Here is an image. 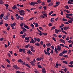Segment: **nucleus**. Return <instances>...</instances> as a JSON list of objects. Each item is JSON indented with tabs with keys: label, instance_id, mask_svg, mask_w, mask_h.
Wrapping results in <instances>:
<instances>
[{
	"label": "nucleus",
	"instance_id": "c756f323",
	"mask_svg": "<svg viewBox=\"0 0 73 73\" xmlns=\"http://www.w3.org/2000/svg\"><path fill=\"white\" fill-rule=\"evenodd\" d=\"M36 60L37 61H41V60L40 59V58H37L36 59Z\"/></svg>",
	"mask_w": 73,
	"mask_h": 73
},
{
	"label": "nucleus",
	"instance_id": "58836bf2",
	"mask_svg": "<svg viewBox=\"0 0 73 73\" xmlns=\"http://www.w3.org/2000/svg\"><path fill=\"white\" fill-rule=\"evenodd\" d=\"M63 55V54L62 52H61L59 54V56H62V55Z\"/></svg>",
	"mask_w": 73,
	"mask_h": 73
},
{
	"label": "nucleus",
	"instance_id": "49530a36",
	"mask_svg": "<svg viewBox=\"0 0 73 73\" xmlns=\"http://www.w3.org/2000/svg\"><path fill=\"white\" fill-rule=\"evenodd\" d=\"M6 61L9 64H10V61H9V60H8V59H7L6 60Z\"/></svg>",
	"mask_w": 73,
	"mask_h": 73
},
{
	"label": "nucleus",
	"instance_id": "a211bd4d",
	"mask_svg": "<svg viewBox=\"0 0 73 73\" xmlns=\"http://www.w3.org/2000/svg\"><path fill=\"white\" fill-rule=\"evenodd\" d=\"M4 1H3L2 0H0V4H1L2 5V4H4Z\"/></svg>",
	"mask_w": 73,
	"mask_h": 73
},
{
	"label": "nucleus",
	"instance_id": "a878e982",
	"mask_svg": "<svg viewBox=\"0 0 73 73\" xmlns=\"http://www.w3.org/2000/svg\"><path fill=\"white\" fill-rule=\"evenodd\" d=\"M59 41H61V42H63V43H64V42H65L64 41V40L63 39H60L59 40Z\"/></svg>",
	"mask_w": 73,
	"mask_h": 73
},
{
	"label": "nucleus",
	"instance_id": "4d7b16f0",
	"mask_svg": "<svg viewBox=\"0 0 73 73\" xmlns=\"http://www.w3.org/2000/svg\"><path fill=\"white\" fill-rule=\"evenodd\" d=\"M39 29H40V30H42V31H43V29H42V28L41 27H39Z\"/></svg>",
	"mask_w": 73,
	"mask_h": 73
},
{
	"label": "nucleus",
	"instance_id": "774afa93",
	"mask_svg": "<svg viewBox=\"0 0 73 73\" xmlns=\"http://www.w3.org/2000/svg\"><path fill=\"white\" fill-rule=\"evenodd\" d=\"M68 54H70V53H71V50H68Z\"/></svg>",
	"mask_w": 73,
	"mask_h": 73
},
{
	"label": "nucleus",
	"instance_id": "6ab92c4d",
	"mask_svg": "<svg viewBox=\"0 0 73 73\" xmlns=\"http://www.w3.org/2000/svg\"><path fill=\"white\" fill-rule=\"evenodd\" d=\"M46 45L47 46H48V47H49V46H51V45H52V44H50V43H47L46 44Z\"/></svg>",
	"mask_w": 73,
	"mask_h": 73
},
{
	"label": "nucleus",
	"instance_id": "f8f14e48",
	"mask_svg": "<svg viewBox=\"0 0 73 73\" xmlns=\"http://www.w3.org/2000/svg\"><path fill=\"white\" fill-rule=\"evenodd\" d=\"M66 16H68L69 17V16H73V14L71 13V14H68L67 13L66 14Z\"/></svg>",
	"mask_w": 73,
	"mask_h": 73
},
{
	"label": "nucleus",
	"instance_id": "680f3d73",
	"mask_svg": "<svg viewBox=\"0 0 73 73\" xmlns=\"http://www.w3.org/2000/svg\"><path fill=\"white\" fill-rule=\"evenodd\" d=\"M43 8L44 10H46V6H44Z\"/></svg>",
	"mask_w": 73,
	"mask_h": 73
},
{
	"label": "nucleus",
	"instance_id": "393cba45",
	"mask_svg": "<svg viewBox=\"0 0 73 73\" xmlns=\"http://www.w3.org/2000/svg\"><path fill=\"white\" fill-rule=\"evenodd\" d=\"M35 45L36 46H40V44L39 43L37 42L35 44Z\"/></svg>",
	"mask_w": 73,
	"mask_h": 73
},
{
	"label": "nucleus",
	"instance_id": "c9c22d12",
	"mask_svg": "<svg viewBox=\"0 0 73 73\" xmlns=\"http://www.w3.org/2000/svg\"><path fill=\"white\" fill-rule=\"evenodd\" d=\"M69 64L70 65H73V61H71L69 63Z\"/></svg>",
	"mask_w": 73,
	"mask_h": 73
},
{
	"label": "nucleus",
	"instance_id": "dca6fc26",
	"mask_svg": "<svg viewBox=\"0 0 73 73\" xmlns=\"http://www.w3.org/2000/svg\"><path fill=\"white\" fill-rule=\"evenodd\" d=\"M59 32V30H57V29H55V33H58V32Z\"/></svg>",
	"mask_w": 73,
	"mask_h": 73
},
{
	"label": "nucleus",
	"instance_id": "a19ab883",
	"mask_svg": "<svg viewBox=\"0 0 73 73\" xmlns=\"http://www.w3.org/2000/svg\"><path fill=\"white\" fill-rule=\"evenodd\" d=\"M22 52H23V53H25V49L24 48H22Z\"/></svg>",
	"mask_w": 73,
	"mask_h": 73
},
{
	"label": "nucleus",
	"instance_id": "e2e57ef3",
	"mask_svg": "<svg viewBox=\"0 0 73 73\" xmlns=\"http://www.w3.org/2000/svg\"><path fill=\"white\" fill-rule=\"evenodd\" d=\"M60 46H64V45L63 44H60Z\"/></svg>",
	"mask_w": 73,
	"mask_h": 73
},
{
	"label": "nucleus",
	"instance_id": "6e6d98bb",
	"mask_svg": "<svg viewBox=\"0 0 73 73\" xmlns=\"http://www.w3.org/2000/svg\"><path fill=\"white\" fill-rule=\"evenodd\" d=\"M37 41L38 42H39L40 41V39L39 38H37Z\"/></svg>",
	"mask_w": 73,
	"mask_h": 73
},
{
	"label": "nucleus",
	"instance_id": "4c0bfd02",
	"mask_svg": "<svg viewBox=\"0 0 73 73\" xmlns=\"http://www.w3.org/2000/svg\"><path fill=\"white\" fill-rule=\"evenodd\" d=\"M37 2L38 3H42V2L40 0H38L37 1Z\"/></svg>",
	"mask_w": 73,
	"mask_h": 73
},
{
	"label": "nucleus",
	"instance_id": "0e129e2a",
	"mask_svg": "<svg viewBox=\"0 0 73 73\" xmlns=\"http://www.w3.org/2000/svg\"><path fill=\"white\" fill-rule=\"evenodd\" d=\"M64 24H69V22H64Z\"/></svg>",
	"mask_w": 73,
	"mask_h": 73
},
{
	"label": "nucleus",
	"instance_id": "37998d69",
	"mask_svg": "<svg viewBox=\"0 0 73 73\" xmlns=\"http://www.w3.org/2000/svg\"><path fill=\"white\" fill-rule=\"evenodd\" d=\"M53 11H51L50 12V13H49V15H52V13H53Z\"/></svg>",
	"mask_w": 73,
	"mask_h": 73
},
{
	"label": "nucleus",
	"instance_id": "20e7f679",
	"mask_svg": "<svg viewBox=\"0 0 73 73\" xmlns=\"http://www.w3.org/2000/svg\"><path fill=\"white\" fill-rule=\"evenodd\" d=\"M29 48H31V50L32 52H35V50H33L34 49V47H33L32 46H30Z\"/></svg>",
	"mask_w": 73,
	"mask_h": 73
},
{
	"label": "nucleus",
	"instance_id": "ea45409f",
	"mask_svg": "<svg viewBox=\"0 0 73 73\" xmlns=\"http://www.w3.org/2000/svg\"><path fill=\"white\" fill-rule=\"evenodd\" d=\"M20 16L19 15L18 17H17L16 19L17 20H19V19H20Z\"/></svg>",
	"mask_w": 73,
	"mask_h": 73
},
{
	"label": "nucleus",
	"instance_id": "aec40b11",
	"mask_svg": "<svg viewBox=\"0 0 73 73\" xmlns=\"http://www.w3.org/2000/svg\"><path fill=\"white\" fill-rule=\"evenodd\" d=\"M29 38H30V37H29L28 38L26 37L25 38V40H27V41H29Z\"/></svg>",
	"mask_w": 73,
	"mask_h": 73
},
{
	"label": "nucleus",
	"instance_id": "864d4df0",
	"mask_svg": "<svg viewBox=\"0 0 73 73\" xmlns=\"http://www.w3.org/2000/svg\"><path fill=\"white\" fill-rule=\"evenodd\" d=\"M10 29V26H8L7 27V30H8V31H9Z\"/></svg>",
	"mask_w": 73,
	"mask_h": 73
},
{
	"label": "nucleus",
	"instance_id": "c03bdc74",
	"mask_svg": "<svg viewBox=\"0 0 73 73\" xmlns=\"http://www.w3.org/2000/svg\"><path fill=\"white\" fill-rule=\"evenodd\" d=\"M20 26L21 27H23L24 26V24L23 23H21L20 25Z\"/></svg>",
	"mask_w": 73,
	"mask_h": 73
},
{
	"label": "nucleus",
	"instance_id": "09e8293b",
	"mask_svg": "<svg viewBox=\"0 0 73 73\" xmlns=\"http://www.w3.org/2000/svg\"><path fill=\"white\" fill-rule=\"evenodd\" d=\"M63 70H64V72H66V71L68 70V69L66 68H65Z\"/></svg>",
	"mask_w": 73,
	"mask_h": 73
},
{
	"label": "nucleus",
	"instance_id": "f257e3e1",
	"mask_svg": "<svg viewBox=\"0 0 73 73\" xmlns=\"http://www.w3.org/2000/svg\"><path fill=\"white\" fill-rule=\"evenodd\" d=\"M61 46H57V48L56 47L55 48V51L56 52V53L57 54L58 53V51H61Z\"/></svg>",
	"mask_w": 73,
	"mask_h": 73
},
{
	"label": "nucleus",
	"instance_id": "603ef678",
	"mask_svg": "<svg viewBox=\"0 0 73 73\" xmlns=\"http://www.w3.org/2000/svg\"><path fill=\"white\" fill-rule=\"evenodd\" d=\"M43 34L44 36H46L48 35V34L46 33H43Z\"/></svg>",
	"mask_w": 73,
	"mask_h": 73
},
{
	"label": "nucleus",
	"instance_id": "de8ad7c7",
	"mask_svg": "<svg viewBox=\"0 0 73 73\" xmlns=\"http://www.w3.org/2000/svg\"><path fill=\"white\" fill-rule=\"evenodd\" d=\"M49 27H50L51 26H52V23H50L48 24Z\"/></svg>",
	"mask_w": 73,
	"mask_h": 73
},
{
	"label": "nucleus",
	"instance_id": "bf43d9fd",
	"mask_svg": "<svg viewBox=\"0 0 73 73\" xmlns=\"http://www.w3.org/2000/svg\"><path fill=\"white\" fill-rule=\"evenodd\" d=\"M53 50H51L50 52V53L51 54H53Z\"/></svg>",
	"mask_w": 73,
	"mask_h": 73
},
{
	"label": "nucleus",
	"instance_id": "39448f33",
	"mask_svg": "<svg viewBox=\"0 0 73 73\" xmlns=\"http://www.w3.org/2000/svg\"><path fill=\"white\" fill-rule=\"evenodd\" d=\"M21 28L22 29H23L22 31L23 32V33L24 32V33H25L26 31H27V30L24 27H22Z\"/></svg>",
	"mask_w": 73,
	"mask_h": 73
},
{
	"label": "nucleus",
	"instance_id": "1a4fd4ad",
	"mask_svg": "<svg viewBox=\"0 0 73 73\" xmlns=\"http://www.w3.org/2000/svg\"><path fill=\"white\" fill-rule=\"evenodd\" d=\"M30 42L31 44H32L33 43H35V40L33 39V38H31V40L30 41Z\"/></svg>",
	"mask_w": 73,
	"mask_h": 73
},
{
	"label": "nucleus",
	"instance_id": "052dcab7",
	"mask_svg": "<svg viewBox=\"0 0 73 73\" xmlns=\"http://www.w3.org/2000/svg\"><path fill=\"white\" fill-rule=\"evenodd\" d=\"M63 57H68V55H64Z\"/></svg>",
	"mask_w": 73,
	"mask_h": 73
},
{
	"label": "nucleus",
	"instance_id": "8fccbe9b",
	"mask_svg": "<svg viewBox=\"0 0 73 73\" xmlns=\"http://www.w3.org/2000/svg\"><path fill=\"white\" fill-rule=\"evenodd\" d=\"M38 67L39 68H41V69H42V66H41V65H38Z\"/></svg>",
	"mask_w": 73,
	"mask_h": 73
},
{
	"label": "nucleus",
	"instance_id": "4be33fe9",
	"mask_svg": "<svg viewBox=\"0 0 73 73\" xmlns=\"http://www.w3.org/2000/svg\"><path fill=\"white\" fill-rule=\"evenodd\" d=\"M68 52L67 50H64L62 52L63 54H65V53H67V52Z\"/></svg>",
	"mask_w": 73,
	"mask_h": 73
},
{
	"label": "nucleus",
	"instance_id": "7c9ffc66",
	"mask_svg": "<svg viewBox=\"0 0 73 73\" xmlns=\"http://www.w3.org/2000/svg\"><path fill=\"white\" fill-rule=\"evenodd\" d=\"M62 21H68V20L65 18H63Z\"/></svg>",
	"mask_w": 73,
	"mask_h": 73
},
{
	"label": "nucleus",
	"instance_id": "2eb2a0df",
	"mask_svg": "<svg viewBox=\"0 0 73 73\" xmlns=\"http://www.w3.org/2000/svg\"><path fill=\"white\" fill-rule=\"evenodd\" d=\"M31 64V65L33 66H35V63H34V62H33V61H31V62H30Z\"/></svg>",
	"mask_w": 73,
	"mask_h": 73
},
{
	"label": "nucleus",
	"instance_id": "f704fd0d",
	"mask_svg": "<svg viewBox=\"0 0 73 73\" xmlns=\"http://www.w3.org/2000/svg\"><path fill=\"white\" fill-rule=\"evenodd\" d=\"M35 27L36 28H38V24L37 23H36L35 25Z\"/></svg>",
	"mask_w": 73,
	"mask_h": 73
},
{
	"label": "nucleus",
	"instance_id": "9d476101",
	"mask_svg": "<svg viewBox=\"0 0 73 73\" xmlns=\"http://www.w3.org/2000/svg\"><path fill=\"white\" fill-rule=\"evenodd\" d=\"M69 27H63V28L64 30H66V31L67 29H69Z\"/></svg>",
	"mask_w": 73,
	"mask_h": 73
},
{
	"label": "nucleus",
	"instance_id": "3c124183",
	"mask_svg": "<svg viewBox=\"0 0 73 73\" xmlns=\"http://www.w3.org/2000/svg\"><path fill=\"white\" fill-rule=\"evenodd\" d=\"M52 39L53 40H54V41H56V40L55 39V38L54 37H52Z\"/></svg>",
	"mask_w": 73,
	"mask_h": 73
},
{
	"label": "nucleus",
	"instance_id": "ddd939ff",
	"mask_svg": "<svg viewBox=\"0 0 73 73\" xmlns=\"http://www.w3.org/2000/svg\"><path fill=\"white\" fill-rule=\"evenodd\" d=\"M27 53H28V54H31V55L33 54L32 53V52L30 50H29V51L27 52Z\"/></svg>",
	"mask_w": 73,
	"mask_h": 73
},
{
	"label": "nucleus",
	"instance_id": "f03ea898",
	"mask_svg": "<svg viewBox=\"0 0 73 73\" xmlns=\"http://www.w3.org/2000/svg\"><path fill=\"white\" fill-rule=\"evenodd\" d=\"M18 12H19L20 14V15H22V16H24V15H25V13H24V12H25V11L23 10H22L21 11H19Z\"/></svg>",
	"mask_w": 73,
	"mask_h": 73
},
{
	"label": "nucleus",
	"instance_id": "f3484780",
	"mask_svg": "<svg viewBox=\"0 0 73 73\" xmlns=\"http://www.w3.org/2000/svg\"><path fill=\"white\" fill-rule=\"evenodd\" d=\"M30 46V44H29L25 46V48H28L29 46Z\"/></svg>",
	"mask_w": 73,
	"mask_h": 73
},
{
	"label": "nucleus",
	"instance_id": "473e14b6",
	"mask_svg": "<svg viewBox=\"0 0 73 73\" xmlns=\"http://www.w3.org/2000/svg\"><path fill=\"white\" fill-rule=\"evenodd\" d=\"M63 63H64V64H68V62L66 61H63Z\"/></svg>",
	"mask_w": 73,
	"mask_h": 73
},
{
	"label": "nucleus",
	"instance_id": "7ed1b4c3",
	"mask_svg": "<svg viewBox=\"0 0 73 73\" xmlns=\"http://www.w3.org/2000/svg\"><path fill=\"white\" fill-rule=\"evenodd\" d=\"M38 4V3L36 2H32L30 3L31 5H33V6H35V4Z\"/></svg>",
	"mask_w": 73,
	"mask_h": 73
},
{
	"label": "nucleus",
	"instance_id": "72a5a7b5",
	"mask_svg": "<svg viewBox=\"0 0 73 73\" xmlns=\"http://www.w3.org/2000/svg\"><path fill=\"white\" fill-rule=\"evenodd\" d=\"M34 39L35 41V43H36V42L37 41V38L36 37H34Z\"/></svg>",
	"mask_w": 73,
	"mask_h": 73
},
{
	"label": "nucleus",
	"instance_id": "423d86ee",
	"mask_svg": "<svg viewBox=\"0 0 73 73\" xmlns=\"http://www.w3.org/2000/svg\"><path fill=\"white\" fill-rule=\"evenodd\" d=\"M44 54L46 55H47V54L48 55V56H50V53H49V52H48V51L46 52L45 50H44Z\"/></svg>",
	"mask_w": 73,
	"mask_h": 73
},
{
	"label": "nucleus",
	"instance_id": "cd10ccee",
	"mask_svg": "<svg viewBox=\"0 0 73 73\" xmlns=\"http://www.w3.org/2000/svg\"><path fill=\"white\" fill-rule=\"evenodd\" d=\"M25 65H26V66H27V67H28V68H31V66H29V65L28 64H27Z\"/></svg>",
	"mask_w": 73,
	"mask_h": 73
},
{
	"label": "nucleus",
	"instance_id": "6e6552de",
	"mask_svg": "<svg viewBox=\"0 0 73 73\" xmlns=\"http://www.w3.org/2000/svg\"><path fill=\"white\" fill-rule=\"evenodd\" d=\"M13 9H17V7H16V5H14V6L12 7Z\"/></svg>",
	"mask_w": 73,
	"mask_h": 73
},
{
	"label": "nucleus",
	"instance_id": "bb28decb",
	"mask_svg": "<svg viewBox=\"0 0 73 73\" xmlns=\"http://www.w3.org/2000/svg\"><path fill=\"white\" fill-rule=\"evenodd\" d=\"M60 2L58 1H56V5H58L60 4Z\"/></svg>",
	"mask_w": 73,
	"mask_h": 73
},
{
	"label": "nucleus",
	"instance_id": "9b49d317",
	"mask_svg": "<svg viewBox=\"0 0 73 73\" xmlns=\"http://www.w3.org/2000/svg\"><path fill=\"white\" fill-rule=\"evenodd\" d=\"M18 62H20L21 64L22 63H23V62H24V61H23L22 60L20 59L18 60Z\"/></svg>",
	"mask_w": 73,
	"mask_h": 73
},
{
	"label": "nucleus",
	"instance_id": "412c9836",
	"mask_svg": "<svg viewBox=\"0 0 73 73\" xmlns=\"http://www.w3.org/2000/svg\"><path fill=\"white\" fill-rule=\"evenodd\" d=\"M16 73H25L24 72H21L20 71H16Z\"/></svg>",
	"mask_w": 73,
	"mask_h": 73
},
{
	"label": "nucleus",
	"instance_id": "a18cd8bd",
	"mask_svg": "<svg viewBox=\"0 0 73 73\" xmlns=\"http://www.w3.org/2000/svg\"><path fill=\"white\" fill-rule=\"evenodd\" d=\"M43 15L45 16V17H48V15H47V14L46 13H44L43 14Z\"/></svg>",
	"mask_w": 73,
	"mask_h": 73
},
{
	"label": "nucleus",
	"instance_id": "2f4dec72",
	"mask_svg": "<svg viewBox=\"0 0 73 73\" xmlns=\"http://www.w3.org/2000/svg\"><path fill=\"white\" fill-rule=\"evenodd\" d=\"M64 8H65L67 9H69V7H68V6L67 5H66V6H65Z\"/></svg>",
	"mask_w": 73,
	"mask_h": 73
},
{
	"label": "nucleus",
	"instance_id": "5fc2aeb1",
	"mask_svg": "<svg viewBox=\"0 0 73 73\" xmlns=\"http://www.w3.org/2000/svg\"><path fill=\"white\" fill-rule=\"evenodd\" d=\"M25 35H23L22 36V38H24V37H25V36L26 35V33H25Z\"/></svg>",
	"mask_w": 73,
	"mask_h": 73
},
{
	"label": "nucleus",
	"instance_id": "5701e85b",
	"mask_svg": "<svg viewBox=\"0 0 73 73\" xmlns=\"http://www.w3.org/2000/svg\"><path fill=\"white\" fill-rule=\"evenodd\" d=\"M54 19V18H51L50 19V21L52 23H53L54 22V20H53Z\"/></svg>",
	"mask_w": 73,
	"mask_h": 73
},
{
	"label": "nucleus",
	"instance_id": "13d9d810",
	"mask_svg": "<svg viewBox=\"0 0 73 73\" xmlns=\"http://www.w3.org/2000/svg\"><path fill=\"white\" fill-rule=\"evenodd\" d=\"M45 3L44 2H43L42 3H41V5H45Z\"/></svg>",
	"mask_w": 73,
	"mask_h": 73
},
{
	"label": "nucleus",
	"instance_id": "69168bd1",
	"mask_svg": "<svg viewBox=\"0 0 73 73\" xmlns=\"http://www.w3.org/2000/svg\"><path fill=\"white\" fill-rule=\"evenodd\" d=\"M72 46H73L72 44H71L69 45V47H70V48H72Z\"/></svg>",
	"mask_w": 73,
	"mask_h": 73
},
{
	"label": "nucleus",
	"instance_id": "79ce46f5",
	"mask_svg": "<svg viewBox=\"0 0 73 73\" xmlns=\"http://www.w3.org/2000/svg\"><path fill=\"white\" fill-rule=\"evenodd\" d=\"M13 66L14 68H15V69H17V65H15L14 66Z\"/></svg>",
	"mask_w": 73,
	"mask_h": 73
},
{
	"label": "nucleus",
	"instance_id": "c85d7f7f",
	"mask_svg": "<svg viewBox=\"0 0 73 73\" xmlns=\"http://www.w3.org/2000/svg\"><path fill=\"white\" fill-rule=\"evenodd\" d=\"M9 19V17L8 16V15L6 16L5 17V20H7Z\"/></svg>",
	"mask_w": 73,
	"mask_h": 73
},
{
	"label": "nucleus",
	"instance_id": "338daca9",
	"mask_svg": "<svg viewBox=\"0 0 73 73\" xmlns=\"http://www.w3.org/2000/svg\"><path fill=\"white\" fill-rule=\"evenodd\" d=\"M51 16H56V14H52V15Z\"/></svg>",
	"mask_w": 73,
	"mask_h": 73
},
{
	"label": "nucleus",
	"instance_id": "e433bc0d",
	"mask_svg": "<svg viewBox=\"0 0 73 73\" xmlns=\"http://www.w3.org/2000/svg\"><path fill=\"white\" fill-rule=\"evenodd\" d=\"M4 5L5 6V7H9V5H8V4L7 3L5 4H4Z\"/></svg>",
	"mask_w": 73,
	"mask_h": 73
},
{
	"label": "nucleus",
	"instance_id": "4468645a",
	"mask_svg": "<svg viewBox=\"0 0 73 73\" xmlns=\"http://www.w3.org/2000/svg\"><path fill=\"white\" fill-rule=\"evenodd\" d=\"M53 2L52 1L51 2V3H49V4H48V6L50 7V6L53 5Z\"/></svg>",
	"mask_w": 73,
	"mask_h": 73
},
{
	"label": "nucleus",
	"instance_id": "b1692460",
	"mask_svg": "<svg viewBox=\"0 0 73 73\" xmlns=\"http://www.w3.org/2000/svg\"><path fill=\"white\" fill-rule=\"evenodd\" d=\"M24 27L25 28H26V29H29V27H28V26L27 25H24Z\"/></svg>",
	"mask_w": 73,
	"mask_h": 73
},
{
	"label": "nucleus",
	"instance_id": "0eeeda50",
	"mask_svg": "<svg viewBox=\"0 0 73 73\" xmlns=\"http://www.w3.org/2000/svg\"><path fill=\"white\" fill-rule=\"evenodd\" d=\"M66 18H68V19H70L71 20V21H73V17H69L66 16Z\"/></svg>",
	"mask_w": 73,
	"mask_h": 73
}]
</instances>
